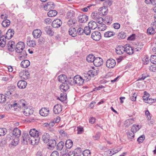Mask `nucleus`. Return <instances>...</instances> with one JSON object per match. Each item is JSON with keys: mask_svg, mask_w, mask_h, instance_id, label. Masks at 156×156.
<instances>
[{"mask_svg": "<svg viewBox=\"0 0 156 156\" xmlns=\"http://www.w3.org/2000/svg\"><path fill=\"white\" fill-rule=\"evenodd\" d=\"M92 18L98 23V29L99 31H103L107 28L106 25L103 23V19L99 16V14L96 12H93L91 14Z\"/></svg>", "mask_w": 156, "mask_h": 156, "instance_id": "obj_1", "label": "nucleus"}, {"mask_svg": "<svg viewBox=\"0 0 156 156\" xmlns=\"http://www.w3.org/2000/svg\"><path fill=\"white\" fill-rule=\"evenodd\" d=\"M34 141V140L31 139L28 134L24 133L23 134L21 140L22 143L27 144L30 141L31 143H32L33 141Z\"/></svg>", "mask_w": 156, "mask_h": 156, "instance_id": "obj_2", "label": "nucleus"}, {"mask_svg": "<svg viewBox=\"0 0 156 156\" xmlns=\"http://www.w3.org/2000/svg\"><path fill=\"white\" fill-rule=\"evenodd\" d=\"M84 82L83 78L79 75H76L73 78V83H74L75 84L82 85L83 84Z\"/></svg>", "mask_w": 156, "mask_h": 156, "instance_id": "obj_3", "label": "nucleus"}, {"mask_svg": "<svg viewBox=\"0 0 156 156\" xmlns=\"http://www.w3.org/2000/svg\"><path fill=\"white\" fill-rule=\"evenodd\" d=\"M25 44L23 42H19L16 45L15 50L17 53H20L25 48Z\"/></svg>", "mask_w": 156, "mask_h": 156, "instance_id": "obj_4", "label": "nucleus"}, {"mask_svg": "<svg viewBox=\"0 0 156 156\" xmlns=\"http://www.w3.org/2000/svg\"><path fill=\"white\" fill-rule=\"evenodd\" d=\"M26 102L23 99H21L17 103H16L12 105V106L14 108L18 107L20 108L25 107Z\"/></svg>", "mask_w": 156, "mask_h": 156, "instance_id": "obj_5", "label": "nucleus"}, {"mask_svg": "<svg viewBox=\"0 0 156 156\" xmlns=\"http://www.w3.org/2000/svg\"><path fill=\"white\" fill-rule=\"evenodd\" d=\"M23 111L24 114L26 116H29L32 114L34 112V110L30 106L27 108L24 107Z\"/></svg>", "mask_w": 156, "mask_h": 156, "instance_id": "obj_6", "label": "nucleus"}, {"mask_svg": "<svg viewBox=\"0 0 156 156\" xmlns=\"http://www.w3.org/2000/svg\"><path fill=\"white\" fill-rule=\"evenodd\" d=\"M115 60L112 58L108 59L106 62V66L109 68H113L115 67Z\"/></svg>", "mask_w": 156, "mask_h": 156, "instance_id": "obj_7", "label": "nucleus"}, {"mask_svg": "<svg viewBox=\"0 0 156 156\" xmlns=\"http://www.w3.org/2000/svg\"><path fill=\"white\" fill-rule=\"evenodd\" d=\"M91 37L94 40L98 41L101 38V34L98 31H94L92 33Z\"/></svg>", "mask_w": 156, "mask_h": 156, "instance_id": "obj_8", "label": "nucleus"}, {"mask_svg": "<svg viewBox=\"0 0 156 156\" xmlns=\"http://www.w3.org/2000/svg\"><path fill=\"white\" fill-rule=\"evenodd\" d=\"M103 63V60L101 58L99 57L95 58L93 62L94 65L96 67L101 66Z\"/></svg>", "mask_w": 156, "mask_h": 156, "instance_id": "obj_9", "label": "nucleus"}, {"mask_svg": "<svg viewBox=\"0 0 156 156\" xmlns=\"http://www.w3.org/2000/svg\"><path fill=\"white\" fill-rule=\"evenodd\" d=\"M19 140V139L17 138H14L9 144V147L11 149L14 148L18 144Z\"/></svg>", "mask_w": 156, "mask_h": 156, "instance_id": "obj_10", "label": "nucleus"}, {"mask_svg": "<svg viewBox=\"0 0 156 156\" xmlns=\"http://www.w3.org/2000/svg\"><path fill=\"white\" fill-rule=\"evenodd\" d=\"M55 6V5L53 2H49L45 5L44 9L46 11H49L50 9H54Z\"/></svg>", "mask_w": 156, "mask_h": 156, "instance_id": "obj_11", "label": "nucleus"}, {"mask_svg": "<svg viewBox=\"0 0 156 156\" xmlns=\"http://www.w3.org/2000/svg\"><path fill=\"white\" fill-rule=\"evenodd\" d=\"M62 24V21L59 19L54 20L52 23V26L54 28L60 27Z\"/></svg>", "mask_w": 156, "mask_h": 156, "instance_id": "obj_12", "label": "nucleus"}, {"mask_svg": "<svg viewBox=\"0 0 156 156\" xmlns=\"http://www.w3.org/2000/svg\"><path fill=\"white\" fill-rule=\"evenodd\" d=\"M39 112L41 115L46 116L49 114V110L48 108H42L40 110Z\"/></svg>", "mask_w": 156, "mask_h": 156, "instance_id": "obj_13", "label": "nucleus"}, {"mask_svg": "<svg viewBox=\"0 0 156 156\" xmlns=\"http://www.w3.org/2000/svg\"><path fill=\"white\" fill-rule=\"evenodd\" d=\"M8 49L10 51H12L15 48V42L12 41H9L7 44Z\"/></svg>", "mask_w": 156, "mask_h": 156, "instance_id": "obj_14", "label": "nucleus"}, {"mask_svg": "<svg viewBox=\"0 0 156 156\" xmlns=\"http://www.w3.org/2000/svg\"><path fill=\"white\" fill-rule=\"evenodd\" d=\"M62 108L61 105L57 104L55 105L53 108V112L55 114H58L62 111Z\"/></svg>", "mask_w": 156, "mask_h": 156, "instance_id": "obj_15", "label": "nucleus"}, {"mask_svg": "<svg viewBox=\"0 0 156 156\" xmlns=\"http://www.w3.org/2000/svg\"><path fill=\"white\" fill-rule=\"evenodd\" d=\"M42 140L44 143H47L50 140V135L47 133H44L42 135Z\"/></svg>", "mask_w": 156, "mask_h": 156, "instance_id": "obj_16", "label": "nucleus"}, {"mask_svg": "<svg viewBox=\"0 0 156 156\" xmlns=\"http://www.w3.org/2000/svg\"><path fill=\"white\" fill-rule=\"evenodd\" d=\"M21 134V130L17 127L15 128L12 131V134L15 136L14 138H17L19 139Z\"/></svg>", "mask_w": 156, "mask_h": 156, "instance_id": "obj_17", "label": "nucleus"}, {"mask_svg": "<svg viewBox=\"0 0 156 156\" xmlns=\"http://www.w3.org/2000/svg\"><path fill=\"white\" fill-rule=\"evenodd\" d=\"M42 34V32L41 30L39 29L34 30L32 33V34L34 37L35 38H39Z\"/></svg>", "mask_w": 156, "mask_h": 156, "instance_id": "obj_18", "label": "nucleus"}, {"mask_svg": "<svg viewBox=\"0 0 156 156\" xmlns=\"http://www.w3.org/2000/svg\"><path fill=\"white\" fill-rule=\"evenodd\" d=\"M59 88L61 91L66 92L69 89V86L68 85V83L67 82L62 83L60 86Z\"/></svg>", "mask_w": 156, "mask_h": 156, "instance_id": "obj_19", "label": "nucleus"}, {"mask_svg": "<svg viewBox=\"0 0 156 156\" xmlns=\"http://www.w3.org/2000/svg\"><path fill=\"white\" fill-rule=\"evenodd\" d=\"M125 47L122 45H119L115 49L116 53L119 55H122L125 51Z\"/></svg>", "mask_w": 156, "mask_h": 156, "instance_id": "obj_20", "label": "nucleus"}, {"mask_svg": "<svg viewBox=\"0 0 156 156\" xmlns=\"http://www.w3.org/2000/svg\"><path fill=\"white\" fill-rule=\"evenodd\" d=\"M58 79L59 82L62 83L67 82V77L64 74H62L59 76L58 77Z\"/></svg>", "mask_w": 156, "mask_h": 156, "instance_id": "obj_21", "label": "nucleus"}, {"mask_svg": "<svg viewBox=\"0 0 156 156\" xmlns=\"http://www.w3.org/2000/svg\"><path fill=\"white\" fill-rule=\"evenodd\" d=\"M17 85L19 88L24 89L26 87L27 83L24 80H21L18 82Z\"/></svg>", "mask_w": 156, "mask_h": 156, "instance_id": "obj_22", "label": "nucleus"}, {"mask_svg": "<svg viewBox=\"0 0 156 156\" xmlns=\"http://www.w3.org/2000/svg\"><path fill=\"white\" fill-rule=\"evenodd\" d=\"M79 21L80 23L86 22L88 20V16L85 15H80L78 16Z\"/></svg>", "mask_w": 156, "mask_h": 156, "instance_id": "obj_23", "label": "nucleus"}, {"mask_svg": "<svg viewBox=\"0 0 156 156\" xmlns=\"http://www.w3.org/2000/svg\"><path fill=\"white\" fill-rule=\"evenodd\" d=\"M99 71L98 69L96 68V69H94V67L92 68V69L88 71L90 75V76L94 77V76H96L98 74V73Z\"/></svg>", "mask_w": 156, "mask_h": 156, "instance_id": "obj_24", "label": "nucleus"}, {"mask_svg": "<svg viewBox=\"0 0 156 156\" xmlns=\"http://www.w3.org/2000/svg\"><path fill=\"white\" fill-rule=\"evenodd\" d=\"M14 31L12 29H9L6 34V37L8 39H10L14 34Z\"/></svg>", "mask_w": 156, "mask_h": 156, "instance_id": "obj_25", "label": "nucleus"}, {"mask_svg": "<svg viewBox=\"0 0 156 156\" xmlns=\"http://www.w3.org/2000/svg\"><path fill=\"white\" fill-rule=\"evenodd\" d=\"M68 32L69 34L72 37H75L77 35V32L75 28H70Z\"/></svg>", "mask_w": 156, "mask_h": 156, "instance_id": "obj_26", "label": "nucleus"}, {"mask_svg": "<svg viewBox=\"0 0 156 156\" xmlns=\"http://www.w3.org/2000/svg\"><path fill=\"white\" fill-rule=\"evenodd\" d=\"M125 51L129 55H132L133 53V50L132 47L129 45H126L125 46Z\"/></svg>", "mask_w": 156, "mask_h": 156, "instance_id": "obj_27", "label": "nucleus"}, {"mask_svg": "<svg viewBox=\"0 0 156 156\" xmlns=\"http://www.w3.org/2000/svg\"><path fill=\"white\" fill-rule=\"evenodd\" d=\"M98 24H97L96 22L93 21H90L88 24V26L92 30H94L98 27Z\"/></svg>", "mask_w": 156, "mask_h": 156, "instance_id": "obj_28", "label": "nucleus"}, {"mask_svg": "<svg viewBox=\"0 0 156 156\" xmlns=\"http://www.w3.org/2000/svg\"><path fill=\"white\" fill-rule=\"evenodd\" d=\"M30 135L33 138L39 136V132L35 129H31L29 132Z\"/></svg>", "mask_w": 156, "mask_h": 156, "instance_id": "obj_29", "label": "nucleus"}, {"mask_svg": "<svg viewBox=\"0 0 156 156\" xmlns=\"http://www.w3.org/2000/svg\"><path fill=\"white\" fill-rule=\"evenodd\" d=\"M44 30L48 35L50 36H53L54 32L50 26H47L45 27L44 28Z\"/></svg>", "mask_w": 156, "mask_h": 156, "instance_id": "obj_30", "label": "nucleus"}, {"mask_svg": "<svg viewBox=\"0 0 156 156\" xmlns=\"http://www.w3.org/2000/svg\"><path fill=\"white\" fill-rule=\"evenodd\" d=\"M30 63V62L28 60H25L21 62L20 65L23 68H27L29 66Z\"/></svg>", "mask_w": 156, "mask_h": 156, "instance_id": "obj_31", "label": "nucleus"}, {"mask_svg": "<svg viewBox=\"0 0 156 156\" xmlns=\"http://www.w3.org/2000/svg\"><path fill=\"white\" fill-rule=\"evenodd\" d=\"M21 77L23 79L27 80L30 77V73L28 71H23L20 73Z\"/></svg>", "mask_w": 156, "mask_h": 156, "instance_id": "obj_32", "label": "nucleus"}, {"mask_svg": "<svg viewBox=\"0 0 156 156\" xmlns=\"http://www.w3.org/2000/svg\"><path fill=\"white\" fill-rule=\"evenodd\" d=\"M134 121L133 119H127L125 121L124 125L126 127H128L133 123Z\"/></svg>", "mask_w": 156, "mask_h": 156, "instance_id": "obj_33", "label": "nucleus"}, {"mask_svg": "<svg viewBox=\"0 0 156 156\" xmlns=\"http://www.w3.org/2000/svg\"><path fill=\"white\" fill-rule=\"evenodd\" d=\"M115 35V32L111 31H108L104 33V36L105 37H109L114 36Z\"/></svg>", "mask_w": 156, "mask_h": 156, "instance_id": "obj_34", "label": "nucleus"}, {"mask_svg": "<svg viewBox=\"0 0 156 156\" xmlns=\"http://www.w3.org/2000/svg\"><path fill=\"white\" fill-rule=\"evenodd\" d=\"M57 12L55 10H51L48 13L47 15L49 17H53L56 16Z\"/></svg>", "mask_w": 156, "mask_h": 156, "instance_id": "obj_35", "label": "nucleus"}, {"mask_svg": "<svg viewBox=\"0 0 156 156\" xmlns=\"http://www.w3.org/2000/svg\"><path fill=\"white\" fill-rule=\"evenodd\" d=\"M94 56L92 54H90L86 58V60L88 62H94Z\"/></svg>", "mask_w": 156, "mask_h": 156, "instance_id": "obj_36", "label": "nucleus"}, {"mask_svg": "<svg viewBox=\"0 0 156 156\" xmlns=\"http://www.w3.org/2000/svg\"><path fill=\"white\" fill-rule=\"evenodd\" d=\"M57 98L62 102L66 100L67 99L66 93L63 92L61 93L60 97H58Z\"/></svg>", "mask_w": 156, "mask_h": 156, "instance_id": "obj_37", "label": "nucleus"}, {"mask_svg": "<svg viewBox=\"0 0 156 156\" xmlns=\"http://www.w3.org/2000/svg\"><path fill=\"white\" fill-rule=\"evenodd\" d=\"M73 142L70 140H68L66 141L65 146L68 149L70 148L73 146Z\"/></svg>", "mask_w": 156, "mask_h": 156, "instance_id": "obj_38", "label": "nucleus"}, {"mask_svg": "<svg viewBox=\"0 0 156 156\" xmlns=\"http://www.w3.org/2000/svg\"><path fill=\"white\" fill-rule=\"evenodd\" d=\"M91 77V76L88 72L87 73L84 74L83 77L82 78L84 81H88L90 80Z\"/></svg>", "mask_w": 156, "mask_h": 156, "instance_id": "obj_39", "label": "nucleus"}, {"mask_svg": "<svg viewBox=\"0 0 156 156\" xmlns=\"http://www.w3.org/2000/svg\"><path fill=\"white\" fill-rule=\"evenodd\" d=\"M48 142L49 143L48 144L50 147H54L56 146V142L55 140L51 139Z\"/></svg>", "mask_w": 156, "mask_h": 156, "instance_id": "obj_40", "label": "nucleus"}, {"mask_svg": "<svg viewBox=\"0 0 156 156\" xmlns=\"http://www.w3.org/2000/svg\"><path fill=\"white\" fill-rule=\"evenodd\" d=\"M10 23V21L7 19L4 20L2 22V24L4 27H8Z\"/></svg>", "mask_w": 156, "mask_h": 156, "instance_id": "obj_41", "label": "nucleus"}, {"mask_svg": "<svg viewBox=\"0 0 156 156\" xmlns=\"http://www.w3.org/2000/svg\"><path fill=\"white\" fill-rule=\"evenodd\" d=\"M105 22L108 25H109L112 23V16H107L105 19Z\"/></svg>", "mask_w": 156, "mask_h": 156, "instance_id": "obj_42", "label": "nucleus"}, {"mask_svg": "<svg viewBox=\"0 0 156 156\" xmlns=\"http://www.w3.org/2000/svg\"><path fill=\"white\" fill-rule=\"evenodd\" d=\"M140 127H141L138 125H134L131 128V131L135 133L140 129Z\"/></svg>", "mask_w": 156, "mask_h": 156, "instance_id": "obj_43", "label": "nucleus"}, {"mask_svg": "<svg viewBox=\"0 0 156 156\" xmlns=\"http://www.w3.org/2000/svg\"><path fill=\"white\" fill-rule=\"evenodd\" d=\"M27 43L28 46L31 47H34L36 45L35 41L33 40L27 41Z\"/></svg>", "mask_w": 156, "mask_h": 156, "instance_id": "obj_44", "label": "nucleus"}, {"mask_svg": "<svg viewBox=\"0 0 156 156\" xmlns=\"http://www.w3.org/2000/svg\"><path fill=\"white\" fill-rule=\"evenodd\" d=\"M19 56V58L21 59V58H25L27 55V53L25 50H23L22 51L20 52Z\"/></svg>", "mask_w": 156, "mask_h": 156, "instance_id": "obj_45", "label": "nucleus"}, {"mask_svg": "<svg viewBox=\"0 0 156 156\" xmlns=\"http://www.w3.org/2000/svg\"><path fill=\"white\" fill-rule=\"evenodd\" d=\"M6 145V141L4 139H2L0 142V147L2 148L5 147Z\"/></svg>", "mask_w": 156, "mask_h": 156, "instance_id": "obj_46", "label": "nucleus"}, {"mask_svg": "<svg viewBox=\"0 0 156 156\" xmlns=\"http://www.w3.org/2000/svg\"><path fill=\"white\" fill-rule=\"evenodd\" d=\"M7 129L4 128H0V136H4L7 132Z\"/></svg>", "mask_w": 156, "mask_h": 156, "instance_id": "obj_47", "label": "nucleus"}, {"mask_svg": "<svg viewBox=\"0 0 156 156\" xmlns=\"http://www.w3.org/2000/svg\"><path fill=\"white\" fill-rule=\"evenodd\" d=\"M5 38H4L3 37H0V46L3 47L5 46V45L6 44Z\"/></svg>", "mask_w": 156, "mask_h": 156, "instance_id": "obj_48", "label": "nucleus"}, {"mask_svg": "<svg viewBox=\"0 0 156 156\" xmlns=\"http://www.w3.org/2000/svg\"><path fill=\"white\" fill-rule=\"evenodd\" d=\"M90 29H91V28L88 26L85 27L84 29V33L87 35H89L91 32Z\"/></svg>", "mask_w": 156, "mask_h": 156, "instance_id": "obj_49", "label": "nucleus"}, {"mask_svg": "<svg viewBox=\"0 0 156 156\" xmlns=\"http://www.w3.org/2000/svg\"><path fill=\"white\" fill-rule=\"evenodd\" d=\"M126 34L123 32H120L118 35V37L119 39H123L125 38Z\"/></svg>", "mask_w": 156, "mask_h": 156, "instance_id": "obj_50", "label": "nucleus"}, {"mask_svg": "<svg viewBox=\"0 0 156 156\" xmlns=\"http://www.w3.org/2000/svg\"><path fill=\"white\" fill-rule=\"evenodd\" d=\"M76 21L75 19H70L67 22V24L69 26H72L76 23Z\"/></svg>", "mask_w": 156, "mask_h": 156, "instance_id": "obj_51", "label": "nucleus"}, {"mask_svg": "<svg viewBox=\"0 0 156 156\" xmlns=\"http://www.w3.org/2000/svg\"><path fill=\"white\" fill-rule=\"evenodd\" d=\"M112 2L111 0H106L104 3V5L105 6L108 7L112 5Z\"/></svg>", "mask_w": 156, "mask_h": 156, "instance_id": "obj_52", "label": "nucleus"}, {"mask_svg": "<svg viewBox=\"0 0 156 156\" xmlns=\"http://www.w3.org/2000/svg\"><path fill=\"white\" fill-rule=\"evenodd\" d=\"M150 61L152 63L156 64V55H152L150 57Z\"/></svg>", "mask_w": 156, "mask_h": 156, "instance_id": "obj_53", "label": "nucleus"}, {"mask_svg": "<svg viewBox=\"0 0 156 156\" xmlns=\"http://www.w3.org/2000/svg\"><path fill=\"white\" fill-rule=\"evenodd\" d=\"M6 100V96L2 94H0V103H4Z\"/></svg>", "mask_w": 156, "mask_h": 156, "instance_id": "obj_54", "label": "nucleus"}, {"mask_svg": "<svg viewBox=\"0 0 156 156\" xmlns=\"http://www.w3.org/2000/svg\"><path fill=\"white\" fill-rule=\"evenodd\" d=\"M64 147V143L59 142L57 145V149L59 150H61Z\"/></svg>", "mask_w": 156, "mask_h": 156, "instance_id": "obj_55", "label": "nucleus"}, {"mask_svg": "<svg viewBox=\"0 0 156 156\" xmlns=\"http://www.w3.org/2000/svg\"><path fill=\"white\" fill-rule=\"evenodd\" d=\"M143 45L141 42L139 43L137 45V47L135 49L136 51H139L143 48Z\"/></svg>", "mask_w": 156, "mask_h": 156, "instance_id": "obj_56", "label": "nucleus"}, {"mask_svg": "<svg viewBox=\"0 0 156 156\" xmlns=\"http://www.w3.org/2000/svg\"><path fill=\"white\" fill-rule=\"evenodd\" d=\"M32 139L34 140V141H33V143L31 144H37L39 142L40 138L39 137V136H38L33 137V139Z\"/></svg>", "mask_w": 156, "mask_h": 156, "instance_id": "obj_57", "label": "nucleus"}, {"mask_svg": "<svg viewBox=\"0 0 156 156\" xmlns=\"http://www.w3.org/2000/svg\"><path fill=\"white\" fill-rule=\"evenodd\" d=\"M147 33L148 34H154L155 33L153 27H149L147 30Z\"/></svg>", "mask_w": 156, "mask_h": 156, "instance_id": "obj_58", "label": "nucleus"}, {"mask_svg": "<svg viewBox=\"0 0 156 156\" xmlns=\"http://www.w3.org/2000/svg\"><path fill=\"white\" fill-rule=\"evenodd\" d=\"M149 69L150 71L153 72H156V65H153L150 66Z\"/></svg>", "mask_w": 156, "mask_h": 156, "instance_id": "obj_59", "label": "nucleus"}, {"mask_svg": "<svg viewBox=\"0 0 156 156\" xmlns=\"http://www.w3.org/2000/svg\"><path fill=\"white\" fill-rule=\"evenodd\" d=\"M145 139V136L144 135H142L140 136L137 139V141L139 143L143 142Z\"/></svg>", "mask_w": 156, "mask_h": 156, "instance_id": "obj_60", "label": "nucleus"}, {"mask_svg": "<svg viewBox=\"0 0 156 156\" xmlns=\"http://www.w3.org/2000/svg\"><path fill=\"white\" fill-rule=\"evenodd\" d=\"M77 133L78 134H80L82 133L83 131V127L80 126L77 127Z\"/></svg>", "mask_w": 156, "mask_h": 156, "instance_id": "obj_61", "label": "nucleus"}, {"mask_svg": "<svg viewBox=\"0 0 156 156\" xmlns=\"http://www.w3.org/2000/svg\"><path fill=\"white\" fill-rule=\"evenodd\" d=\"M128 133V134H127L128 136V137L131 139H133L134 138V133L132 131H131L130 132H129L128 133Z\"/></svg>", "mask_w": 156, "mask_h": 156, "instance_id": "obj_62", "label": "nucleus"}, {"mask_svg": "<svg viewBox=\"0 0 156 156\" xmlns=\"http://www.w3.org/2000/svg\"><path fill=\"white\" fill-rule=\"evenodd\" d=\"M76 31L77 33L79 35H82L84 33V29L81 27H79Z\"/></svg>", "mask_w": 156, "mask_h": 156, "instance_id": "obj_63", "label": "nucleus"}, {"mask_svg": "<svg viewBox=\"0 0 156 156\" xmlns=\"http://www.w3.org/2000/svg\"><path fill=\"white\" fill-rule=\"evenodd\" d=\"M90 154V151L88 150H85L83 152V156H88V155Z\"/></svg>", "mask_w": 156, "mask_h": 156, "instance_id": "obj_64", "label": "nucleus"}]
</instances>
